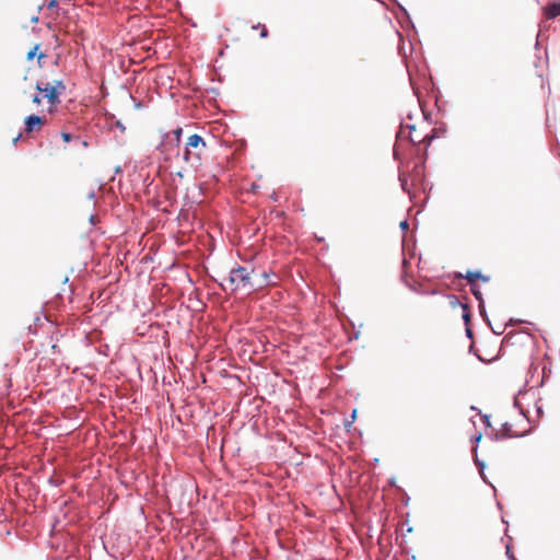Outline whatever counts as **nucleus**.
Here are the masks:
<instances>
[{"instance_id":"obj_19","label":"nucleus","mask_w":560,"mask_h":560,"mask_svg":"<svg viewBox=\"0 0 560 560\" xmlns=\"http://www.w3.org/2000/svg\"><path fill=\"white\" fill-rule=\"evenodd\" d=\"M434 139V136L433 135H427L423 139H421L420 141L422 142H427V145H430L432 140Z\"/></svg>"},{"instance_id":"obj_2","label":"nucleus","mask_w":560,"mask_h":560,"mask_svg":"<svg viewBox=\"0 0 560 560\" xmlns=\"http://www.w3.org/2000/svg\"><path fill=\"white\" fill-rule=\"evenodd\" d=\"M207 149L206 141L197 133L187 138L183 159L190 167L198 168L202 164V155Z\"/></svg>"},{"instance_id":"obj_9","label":"nucleus","mask_w":560,"mask_h":560,"mask_svg":"<svg viewBox=\"0 0 560 560\" xmlns=\"http://www.w3.org/2000/svg\"><path fill=\"white\" fill-rule=\"evenodd\" d=\"M183 133V129L182 128H176L175 130L172 131V133H168L166 135V139L170 140V142L175 145L176 148L179 147V143H180V136Z\"/></svg>"},{"instance_id":"obj_7","label":"nucleus","mask_w":560,"mask_h":560,"mask_svg":"<svg viewBox=\"0 0 560 560\" xmlns=\"http://www.w3.org/2000/svg\"><path fill=\"white\" fill-rule=\"evenodd\" d=\"M275 273H270L267 271H262L259 273L258 278H255V290L262 289L267 285H275L276 282L272 280Z\"/></svg>"},{"instance_id":"obj_34","label":"nucleus","mask_w":560,"mask_h":560,"mask_svg":"<svg viewBox=\"0 0 560 560\" xmlns=\"http://www.w3.org/2000/svg\"><path fill=\"white\" fill-rule=\"evenodd\" d=\"M19 139H20V135L13 139V142L16 143Z\"/></svg>"},{"instance_id":"obj_28","label":"nucleus","mask_w":560,"mask_h":560,"mask_svg":"<svg viewBox=\"0 0 560 560\" xmlns=\"http://www.w3.org/2000/svg\"><path fill=\"white\" fill-rule=\"evenodd\" d=\"M355 420H357V409L352 408V424L355 422Z\"/></svg>"},{"instance_id":"obj_30","label":"nucleus","mask_w":560,"mask_h":560,"mask_svg":"<svg viewBox=\"0 0 560 560\" xmlns=\"http://www.w3.org/2000/svg\"><path fill=\"white\" fill-rule=\"evenodd\" d=\"M56 4H57L56 0H50L48 3V7L51 8V7H55Z\"/></svg>"},{"instance_id":"obj_10","label":"nucleus","mask_w":560,"mask_h":560,"mask_svg":"<svg viewBox=\"0 0 560 560\" xmlns=\"http://www.w3.org/2000/svg\"><path fill=\"white\" fill-rule=\"evenodd\" d=\"M474 453H475V464L478 466L479 468V474H480V477L482 478V480L486 482V483H489L491 487H493L488 480H487V477L485 475V469H486V464L483 460H480L477 456V447L474 448Z\"/></svg>"},{"instance_id":"obj_31","label":"nucleus","mask_w":560,"mask_h":560,"mask_svg":"<svg viewBox=\"0 0 560 560\" xmlns=\"http://www.w3.org/2000/svg\"><path fill=\"white\" fill-rule=\"evenodd\" d=\"M480 440H481V433H479L478 435H476V438H475V442H476V443H478Z\"/></svg>"},{"instance_id":"obj_26","label":"nucleus","mask_w":560,"mask_h":560,"mask_svg":"<svg viewBox=\"0 0 560 560\" xmlns=\"http://www.w3.org/2000/svg\"><path fill=\"white\" fill-rule=\"evenodd\" d=\"M465 331H466V336H467L469 339H471V338H472V336H474V334H472V330L469 328V325H468V326H466V330H465Z\"/></svg>"},{"instance_id":"obj_37","label":"nucleus","mask_w":560,"mask_h":560,"mask_svg":"<svg viewBox=\"0 0 560 560\" xmlns=\"http://www.w3.org/2000/svg\"><path fill=\"white\" fill-rule=\"evenodd\" d=\"M410 128V130H415V126H408Z\"/></svg>"},{"instance_id":"obj_14","label":"nucleus","mask_w":560,"mask_h":560,"mask_svg":"<svg viewBox=\"0 0 560 560\" xmlns=\"http://www.w3.org/2000/svg\"><path fill=\"white\" fill-rule=\"evenodd\" d=\"M478 308H479V313L482 316V318L489 322V318H488V315H487V311H486V306H485V301L478 302Z\"/></svg>"},{"instance_id":"obj_4","label":"nucleus","mask_w":560,"mask_h":560,"mask_svg":"<svg viewBox=\"0 0 560 560\" xmlns=\"http://www.w3.org/2000/svg\"><path fill=\"white\" fill-rule=\"evenodd\" d=\"M525 434H526V432L520 433V434H514L513 431H512V424L509 423V422H504L501 425L500 432L493 433L491 435V439L495 440V441H500V440H503V439L523 438Z\"/></svg>"},{"instance_id":"obj_11","label":"nucleus","mask_w":560,"mask_h":560,"mask_svg":"<svg viewBox=\"0 0 560 560\" xmlns=\"http://www.w3.org/2000/svg\"><path fill=\"white\" fill-rule=\"evenodd\" d=\"M39 44L35 45L26 55L27 60H32L35 56H37L38 63H42V60L46 58L44 52H38ZM42 67V65H39Z\"/></svg>"},{"instance_id":"obj_15","label":"nucleus","mask_w":560,"mask_h":560,"mask_svg":"<svg viewBox=\"0 0 560 560\" xmlns=\"http://www.w3.org/2000/svg\"><path fill=\"white\" fill-rule=\"evenodd\" d=\"M399 182H400L401 189L404 191L410 194L409 189L407 188V178L404 174L399 175Z\"/></svg>"},{"instance_id":"obj_6","label":"nucleus","mask_w":560,"mask_h":560,"mask_svg":"<svg viewBox=\"0 0 560 560\" xmlns=\"http://www.w3.org/2000/svg\"><path fill=\"white\" fill-rule=\"evenodd\" d=\"M455 277L459 279H466L469 284L476 280H481L482 282L490 281V277L482 275L480 270L467 271L465 275L457 272Z\"/></svg>"},{"instance_id":"obj_25","label":"nucleus","mask_w":560,"mask_h":560,"mask_svg":"<svg viewBox=\"0 0 560 560\" xmlns=\"http://www.w3.org/2000/svg\"><path fill=\"white\" fill-rule=\"evenodd\" d=\"M451 298H452V301H451V304H452V305H456V304H459V305H460V304H462V303L459 302V300H458V298H457V296L452 295Z\"/></svg>"},{"instance_id":"obj_18","label":"nucleus","mask_w":560,"mask_h":560,"mask_svg":"<svg viewBox=\"0 0 560 560\" xmlns=\"http://www.w3.org/2000/svg\"><path fill=\"white\" fill-rule=\"evenodd\" d=\"M61 138L65 142H70L72 140V135L69 132H61Z\"/></svg>"},{"instance_id":"obj_21","label":"nucleus","mask_w":560,"mask_h":560,"mask_svg":"<svg viewBox=\"0 0 560 560\" xmlns=\"http://www.w3.org/2000/svg\"><path fill=\"white\" fill-rule=\"evenodd\" d=\"M482 421H483V424L486 427H490L491 425V421H490V416L489 415H483L482 416Z\"/></svg>"},{"instance_id":"obj_17","label":"nucleus","mask_w":560,"mask_h":560,"mask_svg":"<svg viewBox=\"0 0 560 560\" xmlns=\"http://www.w3.org/2000/svg\"><path fill=\"white\" fill-rule=\"evenodd\" d=\"M50 88H56L57 90H60V93L66 89L61 81H55V84L50 85Z\"/></svg>"},{"instance_id":"obj_20","label":"nucleus","mask_w":560,"mask_h":560,"mask_svg":"<svg viewBox=\"0 0 560 560\" xmlns=\"http://www.w3.org/2000/svg\"><path fill=\"white\" fill-rule=\"evenodd\" d=\"M351 327H352V340L358 339V338H359V335H360V331H359V330H358V331L355 330V325H354V323H353V322H352V324H351Z\"/></svg>"},{"instance_id":"obj_8","label":"nucleus","mask_w":560,"mask_h":560,"mask_svg":"<svg viewBox=\"0 0 560 560\" xmlns=\"http://www.w3.org/2000/svg\"><path fill=\"white\" fill-rule=\"evenodd\" d=\"M547 19H556L560 15V0H557L545 8Z\"/></svg>"},{"instance_id":"obj_3","label":"nucleus","mask_w":560,"mask_h":560,"mask_svg":"<svg viewBox=\"0 0 560 560\" xmlns=\"http://www.w3.org/2000/svg\"><path fill=\"white\" fill-rule=\"evenodd\" d=\"M25 124V132L32 133L34 131H39L40 128L47 124L46 117L37 116V115H30L25 117L24 119Z\"/></svg>"},{"instance_id":"obj_29","label":"nucleus","mask_w":560,"mask_h":560,"mask_svg":"<svg viewBox=\"0 0 560 560\" xmlns=\"http://www.w3.org/2000/svg\"><path fill=\"white\" fill-rule=\"evenodd\" d=\"M33 103L40 104V97L38 95H34Z\"/></svg>"},{"instance_id":"obj_13","label":"nucleus","mask_w":560,"mask_h":560,"mask_svg":"<svg viewBox=\"0 0 560 560\" xmlns=\"http://www.w3.org/2000/svg\"><path fill=\"white\" fill-rule=\"evenodd\" d=\"M460 306L463 308V319H464V323H465L466 326H468L469 323H470V318H471L468 305L467 304H460Z\"/></svg>"},{"instance_id":"obj_32","label":"nucleus","mask_w":560,"mask_h":560,"mask_svg":"<svg viewBox=\"0 0 560 560\" xmlns=\"http://www.w3.org/2000/svg\"><path fill=\"white\" fill-rule=\"evenodd\" d=\"M492 331H493L494 334H497V335H501V334H502V331H499V328H495V330H494V329H492Z\"/></svg>"},{"instance_id":"obj_23","label":"nucleus","mask_w":560,"mask_h":560,"mask_svg":"<svg viewBox=\"0 0 560 560\" xmlns=\"http://www.w3.org/2000/svg\"><path fill=\"white\" fill-rule=\"evenodd\" d=\"M399 228L402 230V231H406L408 228H409V223L407 220H404L400 222L399 224Z\"/></svg>"},{"instance_id":"obj_22","label":"nucleus","mask_w":560,"mask_h":560,"mask_svg":"<svg viewBox=\"0 0 560 560\" xmlns=\"http://www.w3.org/2000/svg\"><path fill=\"white\" fill-rule=\"evenodd\" d=\"M398 8H399V11L404 14V16H406L410 21L408 11L399 3H398Z\"/></svg>"},{"instance_id":"obj_16","label":"nucleus","mask_w":560,"mask_h":560,"mask_svg":"<svg viewBox=\"0 0 560 560\" xmlns=\"http://www.w3.org/2000/svg\"><path fill=\"white\" fill-rule=\"evenodd\" d=\"M254 28H261L260 36H261L262 38H265V37H267V36H268V31H267V28H266V26H265V25H262V24L258 23L256 26H254Z\"/></svg>"},{"instance_id":"obj_36","label":"nucleus","mask_w":560,"mask_h":560,"mask_svg":"<svg viewBox=\"0 0 560 560\" xmlns=\"http://www.w3.org/2000/svg\"><path fill=\"white\" fill-rule=\"evenodd\" d=\"M514 406H515V407H518V402H517V400H516V399L514 400Z\"/></svg>"},{"instance_id":"obj_5","label":"nucleus","mask_w":560,"mask_h":560,"mask_svg":"<svg viewBox=\"0 0 560 560\" xmlns=\"http://www.w3.org/2000/svg\"><path fill=\"white\" fill-rule=\"evenodd\" d=\"M36 89L43 93V97L47 98L51 105H56L59 103L60 90L56 88H50V84H47L45 88H42L38 83L36 84Z\"/></svg>"},{"instance_id":"obj_35","label":"nucleus","mask_w":560,"mask_h":560,"mask_svg":"<svg viewBox=\"0 0 560 560\" xmlns=\"http://www.w3.org/2000/svg\"><path fill=\"white\" fill-rule=\"evenodd\" d=\"M355 432H357V429L352 428V431H351L352 436L354 435Z\"/></svg>"},{"instance_id":"obj_27","label":"nucleus","mask_w":560,"mask_h":560,"mask_svg":"<svg viewBox=\"0 0 560 560\" xmlns=\"http://www.w3.org/2000/svg\"><path fill=\"white\" fill-rule=\"evenodd\" d=\"M536 411H537L538 417H540L544 413L541 406H539L537 404H536Z\"/></svg>"},{"instance_id":"obj_24","label":"nucleus","mask_w":560,"mask_h":560,"mask_svg":"<svg viewBox=\"0 0 560 560\" xmlns=\"http://www.w3.org/2000/svg\"><path fill=\"white\" fill-rule=\"evenodd\" d=\"M506 556L510 560H515V557L509 546H506Z\"/></svg>"},{"instance_id":"obj_12","label":"nucleus","mask_w":560,"mask_h":560,"mask_svg":"<svg viewBox=\"0 0 560 560\" xmlns=\"http://www.w3.org/2000/svg\"><path fill=\"white\" fill-rule=\"evenodd\" d=\"M470 292H471V294L475 296V299H476L478 302H482V301H483L481 290H480V288L478 287V284H476L475 282H471V283H470Z\"/></svg>"},{"instance_id":"obj_33","label":"nucleus","mask_w":560,"mask_h":560,"mask_svg":"<svg viewBox=\"0 0 560 560\" xmlns=\"http://www.w3.org/2000/svg\"><path fill=\"white\" fill-rule=\"evenodd\" d=\"M492 331H493L494 334H497V335H501V334H502V331H499V328H495V330H494V329H492Z\"/></svg>"},{"instance_id":"obj_1","label":"nucleus","mask_w":560,"mask_h":560,"mask_svg":"<svg viewBox=\"0 0 560 560\" xmlns=\"http://www.w3.org/2000/svg\"><path fill=\"white\" fill-rule=\"evenodd\" d=\"M254 273V269H248L247 267L238 266L233 268L229 276L223 279L221 285L224 290L230 291H254L255 290V281L252 277Z\"/></svg>"}]
</instances>
